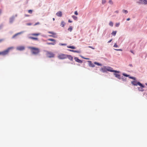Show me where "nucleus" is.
Segmentation results:
<instances>
[{"instance_id": "obj_8", "label": "nucleus", "mask_w": 147, "mask_h": 147, "mask_svg": "<svg viewBox=\"0 0 147 147\" xmlns=\"http://www.w3.org/2000/svg\"><path fill=\"white\" fill-rule=\"evenodd\" d=\"M74 59L75 61L80 63H82V61L80 60L77 57H75L74 58Z\"/></svg>"}, {"instance_id": "obj_5", "label": "nucleus", "mask_w": 147, "mask_h": 147, "mask_svg": "<svg viewBox=\"0 0 147 147\" xmlns=\"http://www.w3.org/2000/svg\"><path fill=\"white\" fill-rule=\"evenodd\" d=\"M58 57L59 59H64L67 58V55L61 54L58 55Z\"/></svg>"}, {"instance_id": "obj_54", "label": "nucleus", "mask_w": 147, "mask_h": 147, "mask_svg": "<svg viewBox=\"0 0 147 147\" xmlns=\"http://www.w3.org/2000/svg\"><path fill=\"white\" fill-rule=\"evenodd\" d=\"M1 13V9H0V14Z\"/></svg>"}, {"instance_id": "obj_44", "label": "nucleus", "mask_w": 147, "mask_h": 147, "mask_svg": "<svg viewBox=\"0 0 147 147\" xmlns=\"http://www.w3.org/2000/svg\"><path fill=\"white\" fill-rule=\"evenodd\" d=\"M115 50L117 51H122V50H121V49H116Z\"/></svg>"}, {"instance_id": "obj_29", "label": "nucleus", "mask_w": 147, "mask_h": 147, "mask_svg": "<svg viewBox=\"0 0 147 147\" xmlns=\"http://www.w3.org/2000/svg\"><path fill=\"white\" fill-rule=\"evenodd\" d=\"M123 75L125 77H129V76L127 74H125V73H123Z\"/></svg>"}, {"instance_id": "obj_7", "label": "nucleus", "mask_w": 147, "mask_h": 147, "mask_svg": "<svg viewBox=\"0 0 147 147\" xmlns=\"http://www.w3.org/2000/svg\"><path fill=\"white\" fill-rule=\"evenodd\" d=\"M17 50L21 51L24 50L25 49V47L23 46H21L18 47L17 48Z\"/></svg>"}, {"instance_id": "obj_57", "label": "nucleus", "mask_w": 147, "mask_h": 147, "mask_svg": "<svg viewBox=\"0 0 147 147\" xmlns=\"http://www.w3.org/2000/svg\"><path fill=\"white\" fill-rule=\"evenodd\" d=\"M146 84V85L147 86V84Z\"/></svg>"}, {"instance_id": "obj_12", "label": "nucleus", "mask_w": 147, "mask_h": 147, "mask_svg": "<svg viewBox=\"0 0 147 147\" xmlns=\"http://www.w3.org/2000/svg\"><path fill=\"white\" fill-rule=\"evenodd\" d=\"M48 33H49V34H51L52 35H49V36H50V37H54V36L53 35H55L56 34V33L54 32H50V31H49L48 32Z\"/></svg>"}, {"instance_id": "obj_10", "label": "nucleus", "mask_w": 147, "mask_h": 147, "mask_svg": "<svg viewBox=\"0 0 147 147\" xmlns=\"http://www.w3.org/2000/svg\"><path fill=\"white\" fill-rule=\"evenodd\" d=\"M56 15L58 17H61L62 16V12L60 11H59L56 13Z\"/></svg>"}, {"instance_id": "obj_33", "label": "nucleus", "mask_w": 147, "mask_h": 147, "mask_svg": "<svg viewBox=\"0 0 147 147\" xmlns=\"http://www.w3.org/2000/svg\"><path fill=\"white\" fill-rule=\"evenodd\" d=\"M106 2V1L105 0H102V3L103 4H104Z\"/></svg>"}, {"instance_id": "obj_50", "label": "nucleus", "mask_w": 147, "mask_h": 147, "mask_svg": "<svg viewBox=\"0 0 147 147\" xmlns=\"http://www.w3.org/2000/svg\"><path fill=\"white\" fill-rule=\"evenodd\" d=\"M25 16H26V17H28L29 16V15H27V14H25Z\"/></svg>"}, {"instance_id": "obj_37", "label": "nucleus", "mask_w": 147, "mask_h": 147, "mask_svg": "<svg viewBox=\"0 0 147 147\" xmlns=\"http://www.w3.org/2000/svg\"><path fill=\"white\" fill-rule=\"evenodd\" d=\"M118 47V46L117 45L116 43H115L114 45V47Z\"/></svg>"}, {"instance_id": "obj_38", "label": "nucleus", "mask_w": 147, "mask_h": 147, "mask_svg": "<svg viewBox=\"0 0 147 147\" xmlns=\"http://www.w3.org/2000/svg\"><path fill=\"white\" fill-rule=\"evenodd\" d=\"M74 14L76 15H78V13L77 11H75Z\"/></svg>"}, {"instance_id": "obj_4", "label": "nucleus", "mask_w": 147, "mask_h": 147, "mask_svg": "<svg viewBox=\"0 0 147 147\" xmlns=\"http://www.w3.org/2000/svg\"><path fill=\"white\" fill-rule=\"evenodd\" d=\"M46 55L49 58L54 57L55 55L53 53L49 51H46Z\"/></svg>"}, {"instance_id": "obj_35", "label": "nucleus", "mask_w": 147, "mask_h": 147, "mask_svg": "<svg viewBox=\"0 0 147 147\" xmlns=\"http://www.w3.org/2000/svg\"><path fill=\"white\" fill-rule=\"evenodd\" d=\"M109 3L110 4H112V5L113 4V1H111V0H109Z\"/></svg>"}, {"instance_id": "obj_52", "label": "nucleus", "mask_w": 147, "mask_h": 147, "mask_svg": "<svg viewBox=\"0 0 147 147\" xmlns=\"http://www.w3.org/2000/svg\"><path fill=\"white\" fill-rule=\"evenodd\" d=\"M130 20V19L129 18H128L127 19V21H129Z\"/></svg>"}, {"instance_id": "obj_25", "label": "nucleus", "mask_w": 147, "mask_h": 147, "mask_svg": "<svg viewBox=\"0 0 147 147\" xmlns=\"http://www.w3.org/2000/svg\"><path fill=\"white\" fill-rule=\"evenodd\" d=\"M142 88H141L140 87H138V90L140 91H144V89Z\"/></svg>"}, {"instance_id": "obj_14", "label": "nucleus", "mask_w": 147, "mask_h": 147, "mask_svg": "<svg viewBox=\"0 0 147 147\" xmlns=\"http://www.w3.org/2000/svg\"><path fill=\"white\" fill-rule=\"evenodd\" d=\"M88 62L89 63V66L90 67H94L95 66L92 63V62L91 61H88Z\"/></svg>"}, {"instance_id": "obj_27", "label": "nucleus", "mask_w": 147, "mask_h": 147, "mask_svg": "<svg viewBox=\"0 0 147 147\" xmlns=\"http://www.w3.org/2000/svg\"><path fill=\"white\" fill-rule=\"evenodd\" d=\"M109 24L111 26H113V23L111 21L109 22Z\"/></svg>"}, {"instance_id": "obj_22", "label": "nucleus", "mask_w": 147, "mask_h": 147, "mask_svg": "<svg viewBox=\"0 0 147 147\" xmlns=\"http://www.w3.org/2000/svg\"><path fill=\"white\" fill-rule=\"evenodd\" d=\"M117 33L116 31H113L111 33V34L113 35L114 36H115L116 35V34Z\"/></svg>"}, {"instance_id": "obj_19", "label": "nucleus", "mask_w": 147, "mask_h": 147, "mask_svg": "<svg viewBox=\"0 0 147 147\" xmlns=\"http://www.w3.org/2000/svg\"><path fill=\"white\" fill-rule=\"evenodd\" d=\"M56 44L55 42H48L47 43V44L48 45H55Z\"/></svg>"}, {"instance_id": "obj_42", "label": "nucleus", "mask_w": 147, "mask_h": 147, "mask_svg": "<svg viewBox=\"0 0 147 147\" xmlns=\"http://www.w3.org/2000/svg\"><path fill=\"white\" fill-rule=\"evenodd\" d=\"M3 40V39H0V42H2Z\"/></svg>"}, {"instance_id": "obj_40", "label": "nucleus", "mask_w": 147, "mask_h": 147, "mask_svg": "<svg viewBox=\"0 0 147 147\" xmlns=\"http://www.w3.org/2000/svg\"><path fill=\"white\" fill-rule=\"evenodd\" d=\"M74 52L77 53H80V51H76V50H74Z\"/></svg>"}, {"instance_id": "obj_32", "label": "nucleus", "mask_w": 147, "mask_h": 147, "mask_svg": "<svg viewBox=\"0 0 147 147\" xmlns=\"http://www.w3.org/2000/svg\"><path fill=\"white\" fill-rule=\"evenodd\" d=\"M28 12L32 14V10H28Z\"/></svg>"}, {"instance_id": "obj_13", "label": "nucleus", "mask_w": 147, "mask_h": 147, "mask_svg": "<svg viewBox=\"0 0 147 147\" xmlns=\"http://www.w3.org/2000/svg\"><path fill=\"white\" fill-rule=\"evenodd\" d=\"M114 75L118 79H121L120 76L119 74H117L116 73H114Z\"/></svg>"}, {"instance_id": "obj_18", "label": "nucleus", "mask_w": 147, "mask_h": 147, "mask_svg": "<svg viewBox=\"0 0 147 147\" xmlns=\"http://www.w3.org/2000/svg\"><path fill=\"white\" fill-rule=\"evenodd\" d=\"M65 24V22L64 21L61 22V26L62 27H64Z\"/></svg>"}, {"instance_id": "obj_28", "label": "nucleus", "mask_w": 147, "mask_h": 147, "mask_svg": "<svg viewBox=\"0 0 147 147\" xmlns=\"http://www.w3.org/2000/svg\"><path fill=\"white\" fill-rule=\"evenodd\" d=\"M94 63V64H96V65H99V66H101V65H102L101 64H100V63H97L96 62H95Z\"/></svg>"}, {"instance_id": "obj_43", "label": "nucleus", "mask_w": 147, "mask_h": 147, "mask_svg": "<svg viewBox=\"0 0 147 147\" xmlns=\"http://www.w3.org/2000/svg\"><path fill=\"white\" fill-rule=\"evenodd\" d=\"M112 39H111L109 41H108V43H110L112 41Z\"/></svg>"}, {"instance_id": "obj_15", "label": "nucleus", "mask_w": 147, "mask_h": 147, "mask_svg": "<svg viewBox=\"0 0 147 147\" xmlns=\"http://www.w3.org/2000/svg\"><path fill=\"white\" fill-rule=\"evenodd\" d=\"M67 58H68L70 60L72 61L73 59V58L70 55H67Z\"/></svg>"}, {"instance_id": "obj_30", "label": "nucleus", "mask_w": 147, "mask_h": 147, "mask_svg": "<svg viewBox=\"0 0 147 147\" xmlns=\"http://www.w3.org/2000/svg\"><path fill=\"white\" fill-rule=\"evenodd\" d=\"M72 28L71 27V26H69V28H68V31H70V32H71L72 30Z\"/></svg>"}, {"instance_id": "obj_34", "label": "nucleus", "mask_w": 147, "mask_h": 147, "mask_svg": "<svg viewBox=\"0 0 147 147\" xmlns=\"http://www.w3.org/2000/svg\"><path fill=\"white\" fill-rule=\"evenodd\" d=\"M119 25H120V23H117L116 24L115 26L116 27H118L119 26Z\"/></svg>"}, {"instance_id": "obj_23", "label": "nucleus", "mask_w": 147, "mask_h": 147, "mask_svg": "<svg viewBox=\"0 0 147 147\" xmlns=\"http://www.w3.org/2000/svg\"><path fill=\"white\" fill-rule=\"evenodd\" d=\"M72 18L75 20H77L78 18L77 17H76V16H72Z\"/></svg>"}, {"instance_id": "obj_24", "label": "nucleus", "mask_w": 147, "mask_h": 147, "mask_svg": "<svg viewBox=\"0 0 147 147\" xmlns=\"http://www.w3.org/2000/svg\"><path fill=\"white\" fill-rule=\"evenodd\" d=\"M48 40H49V41H53V42H56V40H55L54 39L49 38V39H48Z\"/></svg>"}, {"instance_id": "obj_11", "label": "nucleus", "mask_w": 147, "mask_h": 147, "mask_svg": "<svg viewBox=\"0 0 147 147\" xmlns=\"http://www.w3.org/2000/svg\"><path fill=\"white\" fill-rule=\"evenodd\" d=\"M107 69L106 67H104L103 68H102L101 69V71L103 72H107Z\"/></svg>"}, {"instance_id": "obj_48", "label": "nucleus", "mask_w": 147, "mask_h": 147, "mask_svg": "<svg viewBox=\"0 0 147 147\" xmlns=\"http://www.w3.org/2000/svg\"><path fill=\"white\" fill-rule=\"evenodd\" d=\"M31 25V23H28L27 24V25L28 26H30Z\"/></svg>"}, {"instance_id": "obj_53", "label": "nucleus", "mask_w": 147, "mask_h": 147, "mask_svg": "<svg viewBox=\"0 0 147 147\" xmlns=\"http://www.w3.org/2000/svg\"><path fill=\"white\" fill-rule=\"evenodd\" d=\"M69 50L70 51H71L72 52V50H70V49H69Z\"/></svg>"}, {"instance_id": "obj_55", "label": "nucleus", "mask_w": 147, "mask_h": 147, "mask_svg": "<svg viewBox=\"0 0 147 147\" xmlns=\"http://www.w3.org/2000/svg\"><path fill=\"white\" fill-rule=\"evenodd\" d=\"M53 21H55V19L53 18Z\"/></svg>"}, {"instance_id": "obj_2", "label": "nucleus", "mask_w": 147, "mask_h": 147, "mask_svg": "<svg viewBox=\"0 0 147 147\" xmlns=\"http://www.w3.org/2000/svg\"><path fill=\"white\" fill-rule=\"evenodd\" d=\"M13 48V47H10L7 48L6 50H4V51L0 52V55H2L3 56H5L7 55L8 53L10 50L12 49Z\"/></svg>"}, {"instance_id": "obj_17", "label": "nucleus", "mask_w": 147, "mask_h": 147, "mask_svg": "<svg viewBox=\"0 0 147 147\" xmlns=\"http://www.w3.org/2000/svg\"><path fill=\"white\" fill-rule=\"evenodd\" d=\"M40 35V33H33L31 34V35L33 36H38Z\"/></svg>"}, {"instance_id": "obj_20", "label": "nucleus", "mask_w": 147, "mask_h": 147, "mask_svg": "<svg viewBox=\"0 0 147 147\" xmlns=\"http://www.w3.org/2000/svg\"><path fill=\"white\" fill-rule=\"evenodd\" d=\"M67 47L69 48H71L72 49H75V47L73 46H67Z\"/></svg>"}, {"instance_id": "obj_31", "label": "nucleus", "mask_w": 147, "mask_h": 147, "mask_svg": "<svg viewBox=\"0 0 147 147\" xmlns=\"http://www.w3.org/2000/svg\"><path fill=\"white\" fill-rule=\"evenodd\" d=\"M129 78L131 79H132L134 80H136V78L134 77H129Z\"/></svg>"}, {"instance_id": "obj_39", "label": "nucleus", "mask_w": 147, "mask_h": 147, "mask_svg": "<svg viewBox=\"0 0 147 147\" xmlns=\"http://www.w3.org/2000/svg\"><path fill=\"white\" fill-rule=\"evenodd\" d=\"M88 47L89 48H90L93 49H95V48H93V47H91V46H89Z\"/></svg>"}, {"instance_id": "obj_49", "label": "nucleus", "mask_w": 147, "mask_h": 147, "mask_svg": "<svg viewBox=\"0 0 147 147\" xmlns=\"http://www.w3.org/2000/svg\"><path fill=\"white\" fill-rule=\"evenodd\" d=\"M129 66H130V67H133L132 65H131V64H129Z\"/></svg>"}, {"instance_id": "obj_46", "label": "nucleus", "mask_w": 147, "mask_h": 147, "mask_svg": "<svg viewBox=\"0 0 147 147\" xmlns=\"http://www.w3.org/2000/svg\"><path fill=\"white\" fill-rule=\"evenodd\" d=\"M68 22L70 23H71L72 22V21H71L70 20H68Z\"/></svg>"}, {"instance_id": "obj_6", "label": "nucleus", "mask_w": 147, "mask_h": 147, "mask_svg": "<svg viewBox=\"0 0 147 147\" xmlns=\"http://www.w3.org/2000/svg\"><path fill=\"white\" fill-rule=\"evenodd\" d=\"M106 70H107V71L111 72H114L117 73H119V71L113 70V68L110 67H107Z\"/></svg>"}, {"instance_id": "obj_41", "label": "nucleus", "mask_w": 147, "mask_h": 147, "mask_svg": "<svg viewBox=\"0 0 147 147\" xmlns=\"http://www.w3.org/2000/svg\"><path fill=\"white\" fill-rule=\"evenodd\" d=\"M40 24V23L39 22H38L37 23H36L34 24V25L35 26V25H38V24Z\"/></svg>"}, {"instance_id": "obj_56", "label": "nucleus", "mask_w": 147, "mask_h": 147, "mask_svg": "<svg viewBox=\"0 0 147 147\" xmlns=\"http://www.w3.org/2000/svg\"><path fill=\"white\" fill-rule=\"evenodd\" d=\"M74 50H72V52H74Z\"/></svg>"}, {"instance_id": "obj_9", "label": "nucleus", "mask_w": 147, "mask_h": 147, "mask_svg": "<svg viewBox=\"0 0 147 147\" xmlns=\"http://www.w3.org/2000/svg\"><path fill=\"white\" fill-rule=\"evenodd\" d=\"M140 3L141 4H146L147 3L146 0H140Z\"/></svg>"}, {"instance_id": "obj_21", "label": "nucleus", "mask_w": 147, "mask_h": 147, "mask_svg": "<svg viewBox=\"0 0 147 147\" xmlns=\"http://www.w3.org/2000/svg\"><path fill=\"white\" fill-rule=\"evenodd\" d=\"M20 34H21V33L20 32V33H17L15 34L13 36L12 38H15L16 36H17L18 35Z\"/></svg>"}, {"instance_id": "obj_26", "label": "nucleus", "mask_w": 147, "mask_h": 147, "mask_svg": "<svg viewBox=\"0 0 147 147\" xmlns=\"http://www.w3.org/2000/svg\"><path fill=\"white\" fill-rule=\"evenodd\" d=\"M122 11L123 13H125V14H127L128 13V11L126 10L123 9L122 10Z\"/></svg>"}, {"instance_id": "obj_3", "label": "nucleus", "mask_w": 147, "mask_h": 147, "mask_svg": "<svg viewBox=\"0 0 147 147\" xmlns=\"http://www.w3.org/2000/svg\"><path fill=\"white\" fill-rule=\"evenodd\" d=\"M131 84L134 86H137L138 85L140 86L142 88H144V86L140 83L139 82H137L136 80L132 81L131 82Z\"/></svg>"}, {"instance_id": "obj_47", "label": "nucleus", "mask_w": 147, "mask_h": 147, "mask_svg": "<svg viewBox=\"0 0 147 147\" xmlns=\"http://www.w3.org/2000/svg\"><path fill=\"white\" fill-rule=\"evenodd\" d=\"M115 12L117 13H118L119 11L118 10H117L115 11Z\"/></svg>"}, {"instance_id": "obj_51", "label": "nucleus", "mask_w": 147, "mask_h": 147, "mask_svg": "<svg viewBox=\"0 0 147 147\" xmlns=\"http://www.w3.org/2000/svg\"><path fill=\"white\" fill-rule=\"evenodd\" d=\"M130 52L132 53H133L134 54V53L133 51H131V50L130 51Z\"/></svg>"}, {"instance_id": "obj_16", "label": "nucleus", "mask_w": 147, "mask_h": 147, "mask_svg": "<svg viewBox=\"0 0 147 147\" xmlns=\"http://www.w3.org/2000/svg\"><path fill=\"white\" fill-rule=\"evenodd\" d=\"M29 38L32 39L33 40H38V39L37 38L34 37H29Z\"/></svg>"}, {"instance_id": "obj_45", "label": "nucleus", "mask_w": 147, "mask_h": 147, "mask_svg": "<svg viewBox=\"0 0 147 147\" xmlns=\"http://www.w3.org/2000/svg\"><path fill=\"white\" fill-rule=\"evenodd\" d=\"M82 58L84 59H89L87 58H84V57H82Z\"/></svg>"}, {"instance_id": "obj_36", "label": "nucleus", "mask_w": 147, "mask_h": 147, "mask_svg": "<svg viewBox=\"0 0 147 147\" xmlns=\"http://www.w3.org/2000/svg\"><path fill=\"white\" fill-rule=\"evenodd\" d=\"M59 45H64L65 46L66 45V44H61V43H59Z\"/></svg>"}, {"instance_id": "obj_1", "label": "nucleus", "mask_w": 147, "mask_h": 147, "mask_svg": "<svg viewBox=\"0 0 147 147\" xmlns=\"http://www.w3.org/2000/svg\"><path fill=\"white\" fill-rule=\"evenodd\" d=\"M28 48L30 49L31 53L34 55H38L40 52V50L38 48L33 47H29Z\"/></svg>"}]
</instances>
